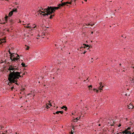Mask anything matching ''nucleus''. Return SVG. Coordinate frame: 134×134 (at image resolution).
Instances as JSON below:
<instances>
[{
    "mask_svg": "<svg viewBox=\"0 0 134 134\" xmlns=\"http://www.w3.org/2000/svg\"><path fill=\"white\" fill-rule=\"evenodd\" d=\"M29 47H27V48H26V49L27 50H28L29 49Z\"/></svg>",
    "mask_w": 134,
    "mask_h": 134,
    "instance_id": "nucleus-25",
    "label": "nucleus"
},
{
    "mask_svg": "<svg viewBox=\"0 0 134 134\" xmlns=\"http://www.w3.org/2000/svg\"><path fill=\"white\" fill-rule=\"evenodd\" d=\"M85 27L87 28V27Z\"/></svg>",
    "mask_w": 134,
    "mask_h": 134,
    "instance_id": "nucleus-48",
    "label": "nucleus"
},
{
    "mask_svg": "<svg viewBox=\"0 0 134 134\" xmlns=\"http://www.w3.org/2000/svg\"><path fill=\"white\" fill-rule=\"evenodd\" d=\"M121 126V124H119V125H118V127H120Z\"/></svg>",
    "mask_w": 134,
    "mask_h": 134,
    "instance_id": "nucleus-29",
    "label": "nucleus"
},
{
    "mask_svg": "<svg viewBox=\"0 0 134 134\" xmlns=\"http://www.w3.org/2000/svg\"><path fill=\"white\" fill-rule=\"evenodd\" d=\"M50 19V16L49 17Z\"/></svg>",
    "mask_w": 134,
    "mask_h": 134,
    "instance_id": "nucleus-46",
    "label": "nucleus"
},
{
    "mask_svg": "<svg viewBox=\"0 0 134 134\" xmlns=\"http://www.w3.org/2000/svg\"><path fill=\"white\" fill-rule=\"evenodd\" d=\"M85 1V2H86L87 1V0H86V1Z\"/></svg>",
    "mask_w": 134,
    "mask_h": 134,
    "instance_id": "nucleus-47",
    "label": "nucleus"
},
{
    "mask_svg": "<svg viewBox=\"0 0 134 134\" xmlns=\"http://www.w3.org/2000/svg\"><path fill=\"white\" fill-rule=\"evenodd\" d=\"M11 83V84H12L13 83H11L10 82H10H9V83H8V85H9V86H10V84H9V83Z\"/></svg>",
    "mask_w": 134,
    "mask_h": 134,
    "instance_id": "nucleus-28",
    "label": "nucleus"
},
{
    "mask_svg": "<svg viewBox=\"0 0 134 134\" xmlns=\"http://www.w3.org/2000/svg\"><path fill=\"white\" fill-rule=\"evenodd\" d=\"M8 70L10 72L8 80L11 83L16 82L17 79H19V77H21V76L20 75V74L21 73L20 72L15 71L16 70H18L17 68H15V66L10 65Z\"/></svg>",
    "mask_w": 134,
    "mask_h": 134,
    "instance_id": "nucleus-1",
    "label": "nucleus"
},
{
    "mask_svg": "<svg viewBox=\"0 0 134 134\" xmlns=\"http://www.w3.org/2000/svg\"><path fill=\"white\" fill-rule=\"evenodd\" d=\"M49 108V107L47 105H46V109H47Z\"/></svg>",
    "mask_w": 134,
    "mask_h": 134,
    "instance_id": "nucleus-23",
    "label": "nucleus"
},
{
    "mask_svg": "<svg viewBox=\"0 0 134 134\" xmlns=\"http://www.w3.org/2000/svg\"><path fill=\"white\" fill-rule=\"evenodd\" d=\"M53 114H55V113H53Z\"/></svg>",
    "mask_w": 134,
    "mask_h": 134,
    "instance_id": "nucleus-45",
    "label": "nucleus"
},
{
    "mask_svg": "<svg viewBox=\"0 0 134 134\" xmlns=\"http://www.w3.org/2000/svg\"><path fill=\"white\" fill-rule=\"evenodd\" d=\"M40 75H42V74H40Z\"/></svg>",
    "mask_w": 134,
    "mask_h": 134,
    "instance_id": "nucleus-42",
    "label": "nucleus"
},
{
    "mask_svg": "<svg viewBox=\"0 0 134 134\" xmlns=\"http://www.w3.org/2000/svg\"><path fill=\"white\" fill-rule=\"evenodd\" d=\"M87 49H89V48H87Z\"/></svg>",
    "mask_w": 134,
    "mask_h": 134,
    "instance_id": "nucleus-51",
    "label": "nucleus"
},
{
    "mask_svg": "<svg viewBox=\"0 0 134 134\" xmlns=\"http://www.w3.org/2000/svg\"><path fill=\"white\" fill-rule=\"evenodd\" d=\"M79 119H80V118H76V120H79Z\"/></svg>",
    "mask_w": 134,
    "mask_h": 134,
    "instance_id": "nucleus-26",
    "label": "nucleus"
},
{
    "mask_svg": "<svg viewBox=\"0 0 134 134\" xmlns=\"http://www.w3.org/2000/svg\"><path fill=\"white\" fill-rule=\"evenodd\" d=\"M36 26H35L33 28H36Z\"/></svg>",
    "mask_w": 134,
    "mask_h": 134,
    "instance_id": "nucleus-33",
    "label": "nucleus"
},
{
    "mask_svg": "<svg viewBox=\"0 0 134 134\" xmlns=\"http://www.w3.org/2000/svg\"><path fill=\"white\" fill-rule=\"evenodd\" d=\"M15 83L16 85H19V84L17 83V82H16Z\"/></svg>",
    "mask_w": 134,
    "mask_h": 134,
    "instance_id": "nucleus-30",
    "label": "nucleus"
},
{
    "mask_svg": "<svg viewBox=\"0 0 134 134\" xmlns=\"http://www.w3.org/2000/svg\"><path fill=\"white\" fill-rule=\"evenodd\" d=\"M12 12L13 13V12H17V9L16 8H14L13 9V10L12 11Z\"/></svg>",
    "mask_w": 134,
    "mask_h": 134,
    "instance_id": "nucleus-11",
    "label": "nucleus"
},
{
    "mask_svg": "<svg viewBox=\"0 0 134 134\" xmlns=\"http://www.w3.org/2000/svg\"><path fill=\"white\" fill-rule=\"evenodd\" d=\"M130 80L131 81V82L133 83L134 82V79L133 78H131L130 79Z\"/></svg>",
    "mask_w": 134,
    "mask_h": 134,
    "instance_id": "nucleus-15",
    "label": "nucleus"
},
{
    "mask_svg": "<svg viewBox=\"0 0 134 134\" xmlns=\"http://www.w3.org/2000/svg\"><path fill=\"white\" fill-rule=\"evenodd\" d=\"M8 16H6L5 17V20L6 21H7V18H8Z\"/></svg>",
    "mask_w": 134,
    "mask_h": 134,
    "instance_id": "nucleus-18",
    "label": "nucleus"
},
{
    "mask_svg": "<svg viewBox=\"0 0 134 134\" xmlns=\"http://www.w3.org/2000/svg\"><path fill=\"white\" fill-rule=\"evenodd\" d=\"M5 42V41H4V40L3 39L1 40V42H0V44H1L2 43H4Z\"/></svg>",
    "mask_w": 134,
    "mask_h": 134,
    "instance_id": "nucleus-12",
    "label": "nucleus"
},
{
    "mask_svg": "<svg viewBox=\"0 0 134 134\" xmlns=\"http://www.w3.org/2000/svg\"><path fill=\"white\" fill-rule=\"evenodd\" d=\"M131 134V132L130 131H127L125 133V134Z\"/></svg>",
    "mask_w": 134,
    "mask_h": 134,
    "instance_id": "nucleus-17",
    "label": "nucleus"
},
{
    "mask_svg": "<svg viewBox=\"0 0 134 134\" xmlns=\"http://www.w3.org/2000/svg\"><path fill=\"white\" fill-rule=\"evenodd\" d=\"M72 115H74V113H72Z\"/></svg>",
    "mask_w": 134,
    "mask_h": 134,
    "instance_id": "nucleus-40",
    "label": "nucleus"
},
{
    "mask_svg": "<svg viewBox=\"0 0 134 134\" xmlns=\"http://www.w3.org/2000/svg\"><path fill=\"white\" fill-rule=\"evenodd\" d=\"M86 52V51H85L83 53V54H85V53Z\"/></svg>",
    "mask_w": 134,
    "mask_h": 134,
    "instance_id": "nucleus-31",
    "label": "nucleus"
},
{
    "mask_svg": "<svg viewBox=\"0 0 134 134\" xmlns=\"http://www.w3.org/2000/svg\"><path fill=\"white\" fill-rule=\"evenodd\" d=\"M83 45L84 46V48H85L87 47H90V46L88 45H86L85 44H83Z\"/></svg>",
    "mask_w": 134,
    "mask_h": 134,
    "instance_id": "nucleus-13",
    "label": "nucleus"
},
{
    "mask_svg": "<svg viewBox=\"0 0 134 134\" xmlns=\"http://www.w3.org/2000/svg\"><path fill=\"white\" fill-rule=\"evenodd\" d=\"M71 134H73V133L72 131L71 132Z\"/></svg>",
    "mask_w": 134,
    "mask_h": 134,
    "instance_id": "nucleus-34",
    "label": "nucleus"
},
{
    "mask_svg": "<svg viewBox=\"0 0 134 134\" xmlns=\"http://www.w3.org/2000/svg\"><path fill=\"white\" fill-rule=\"evenodd\" d=\"M13 88H14V87H11V90H13Z\"/></svg>",
    "mask_w": 134,
    "mask_h": 134,
    "instance_id": "nucleus-27",
    "label": "nucleus"
},
{
    "mask_svg": "<svg viewBox=\"0 0 134 134\" xmlns=\"http://www.w3.org/2000/svg\"><path fill=\"white\" fill-rule=\"evenodd\" d=\"M9 52L10 54V59L12 61L15 62L19 59V56L17 54H15V55H13L14 54V53H11L10 52V50L9 51Z\"/></svg>",
    "mask_w": 134,
    "mask_h": 134,
    "instance_id": "nucleus-3",
    "label": "nucleus"
},
{
    "mask_svg": "<svg viewBox=\"0 0 134 134\" xmlns=\"http://www.w3.org/2000/svg\"><path fill=\"white\" fill-rule=\"evenodd\" d=\"M101 83H102L101 82H100L99 83V84L100 85V87L99 88V89L100 90H102V88L103 87V86H102V85L101 84Z\"/></svg>",
    "mask_w": 134,
    "mask_h": 134,
    "instance_id": "nucleus-8",
    "label": "nucleus"
},
{
    "mask_svg": "<svg viewBox=\"0 0 134 134\" xmlns=\"http://www.w3.org/2000/svg\"><path fill=\"white\" fill-rule=\"evenodd\" d=\"M25 27H26L27 28H31V27H30L29 26H25Z\"/></svg>",
    "mask_w": 134,
    "mask_h": 134,
    "instance_id": "nucleus-22",
    "label": "nucleus"
},
{
    "mask_svg": "<svg viewBox=\"0 0 134 134\" xmlns=\"http://www.w3.org/2000/svg\"><path fill=\"white\" fill-rule=\"evenodd\" d=\"M25 72V74H26V73H27L26 72Z\"/></svg>",
    "mask_w": 134,
    "mask_h": 134,
    "instance_id": "nucleus-41",
    "label": "nucleus"
},
{
    "mask_svg": "<svg viewBox=\"0 0 134 134\" xmlns=\"http://www.w3.org/2000/svg\"><path fill=\"white\" fill-rule=\"evenodd\" d=\"M48 8L45 9L44 11V12H42L40 11V12L42 13H44L43 14H42V15L44 16L46 15L48 16L50 14V7H48Z\"/></svg>",
    "mask_w": 134,
    "mask_h": 134,
    "instance_id": "nucleus-4",
    "label": "nucleus"
},
{
    "mask_svg": "<svg viewBox=\"0 0 134 134\" xmlns=\"http://www.w3.org/2000/svg\"><path fill=\"white\" fill-rule=\"evenodd\" d=\"M30 93H29V94H28V95H30Z\"/></svg>",
    "mask_w": 134,
    "mask_h": 134,
    "instance_id": "nucleus-44",
    "label": "nucleus"
},
{
    "mask_svg": "<svg viewBox=\"0 0 134 134\" xmlns=\"http://www.w3.org/2000/svg\"><path fill=\"white\" fill-rule=\"evenodd\" d=\"M63 112L62 111H58L55 112V114H58L59 116H61V115L63 114Z\"/></svg>",
    "mask_w": 134,
    "mask_h": 134,
    "instance_id": "nucleus-5",
    "label": "nucleus"
},
{
    "mask_svg": "<svg viewBox=\"0 0 134 134\" xmlns=\"http://www.w3.org/2000/svg\"><path fill=\"white\" fill-rule=\"evenodd\" d=\"M51 108H52V109H54V107H55V104L54 103H51Z\"/></svg>",
    "mask_w": 134,
    "mask_h": 134,
    "instance_id": "nucleus-6",
    "label": "nucleus"
},
{
    "mask_svg": "<svg viewBox=\"0 0 134 134\" xmlns=\"http://www.w3.org/2000/svg\"><path fill=\"white\" fill-rule=\"evenodd\" d=\"M76 1L75 0V1H74V2H75V1Z\"/></svg>",
    "mask_w": 134,
    "mask_h": 134,
    "instance_id": "nucleus-52",
    "label": "nucleus"
},
{
    "mask_svg": "<svg viewBox=\"0 0 134 134\" xmlns=\"http://www.w3.org/2000/svg\"><path fill=\"white\" fill-rule=\"evenodd\" d=\"M134 134V132L132 133V134Z\"/></svg>",
    "mask_w": 134,
    "mask_h": 134,
    "instance_id": "nucleus-38",
    "label": "nucleus"
},
{
    "mask_svg": "<svg viewBox=\"0 0 134 134\" xmlns=\"http://www.w3.org/2000/svg\"><path fill=\"white\" fill-rule=\"evenodd\" d=\"M127 131H128V130H127L126 129L125 131H124L122 132V133H123L124 134L126 132H127Z\"/></svg>",
    "mask_w": 134,
    "mask_h": 134,
    "instance_id": "nucleus-16",
    "label": "nucleus"
},
{
    "mask_svg": "<svg viewBox=\"0 0 134 134\" xmlns=\"http://www.w3.org/2000/svg\"><path fill=\"white\" fill-rule=\"evenodd\" d=\"M91 59H93V58H92Z\"/></svg>",
    "mask_w": 134,
    "mask_h": 134,
    "instance_id": "nucleus-53",
    "label": "nucleus"
},
{
    "mask_svg": "<svg viewBox=\"0 0 134 134\" xmlns=\"http://www.w3.org/2000/svg\"><path fill=\"white\" fill-rule=\"evenodd\" d=\"M29 24H27V26H29Z\"/></svg>",
    "mask_w": 134,
    "mask_h": 134,
    "instance_id": "nucleus-35",
    "label": "nucleus"
},
{
    "mask_svg": "<svg viewBox=\"0 0 134 134\" xmlns=\"http://www.w3.org/2000/svg\"><path fill=\"white\" fill-rule=\"evenodd\" d=\"M21 65H22V66L24 67L26 66H25V64L24 63H22L21 64Z\"/></svg>",
    "mask_w": 134,
    "mask_h": 134,
    "instance_id": "nucleus-14",
    "label": "nucleus"
},
{
    "mask_svg": "<svg viewBox=\"0 0 134 134\" xmlns=\"http://www.w3.org/2000/svg\"><path fill=\"white\" fill-rule=\"evenodd\" d=\"M93 32H91V34H93Z\"/></svg>",
    "mask_w": 134,
    "mask_h": 134,
    "instance_id": "nucleus-36",
    "label": "nucleus"
},
{
    "mask_svg": "<svg viewBox=\"0 0 134 134\" xmlns=\"http://www.w3.org/2000/svg\"><path fill=\"white\" fill-rule=\"evenodd\" d=\"M72 129H73L74 130V127H73Z\"/></svg>",
    "mask_w": 134,
    "mask_h": 134,
    "instance_id": "nucleus-37",
    "label": "nucleus"
},
{
    "mask_svg": "<svg viewBox=\"0 0 134 134\" xmlns=\"http://www.w3.org/2000/svg\"><path fill=\"white\" fill-rule=\"evenodd\" d=\"M130 129V127H128L127 129V130L128 131V130H129Z\"/></svg>",
    "mask_w": 134,
    "mask_h": 134,
    "instance_id": "nucleus-24",
    "label": "nucleus"
},
{
    "mask_svg": "<svg viewBox=\"0 0 134 134\" xmlns=\"http://www.w3.org/2000/svg\"><path fill=\"white\" fill-rule=\"evenodd\" d=\"M92 86L91 85H90L89 86H88V88L90 89L91 88H92Z\"/></svg>",
    "mask_w": 134,
    "mask_h": 134,
    "instance_id": "nucleus-19",
    "label": "nucleus"
},
{
    "mask_svg": "<svg viewBox=\"0 0 134 134\" xmlns=\"http://www.w3.org/2000/svg\"><path fill=\"white\" fill-rule=\"evenodd\" d=\"M62 109H64V108H65V111H66L67 110V107L64 106H63L62 108H61Z\"/></svg>",
    "mask_w": 134,
    "mask_h": 134,
    "instance_id": "nucleus-9",
    "label": "nucleus"
},
{
    "mask_svg": "<svg viewBox=\"0 0 134 134\" xmlns=\"http://www.w3.org/2000/svg\"><path fill=\"white\" fill-rule=\"evenodd\" d=\"M82 3H83V2H82Z\"/></svg>",
    "mask_w": 134,
    "mask_h": 134,
    "instance_id": "nucleus-49",
    "label": "nucleus"
},
{
    "mask_svg": "<svg viewBox=\"0 0 134 134\" xmlns=\"http://www.w3.org/2000/svg\"><path fill=\"white\" fill-rule=\"evenodd\" d=\"M13 12L12 11L10 12L9 14L8 15L9 16H11L13 14Z\"/></svg>",
    "mask_w": 134,
    "mask_h": 134,
    "instance_id": "nucleus-10",
    "label": "nucleus"
},
{
    "mask_svg": "<svg viewBox=\"0 0 134 134\" xmlns=\"http://www.w3.org/2000/svg\"><path fill=\"white\" fill-rule=\"evenodd\" d=\"M25 72H24V73L23 74H22V76H23V75H25Z\"/></svg>",
    "mask_w": 134,
    "mask_h": 134,
    "instance_id": "nucleus-32",
    "label": "nucleus"
},
{
    "mask_svg": "<svg viewBox=\"0 0 134 134\" xmlns=\"http://www.w3.org/2000/svg\"><path fill=\"white\" fill-rule=\"evenodd\" d=\"M100 124H99V126H100Z\"/></svg>",
    "mask_w": 134,
    "mask_h": 134,
    "instance_id": "nucleus-43",
    "label": "nucleus"
},
{
    "mask_svg": "<svg viewBox=\"0 0 134 134\" xmlns=\"http://www.w3.org/2000/svg\"><path fill=\"white\" fill-rule=\"evenodd\" d=\"M129 109H133L134 107V106H133L132 104H130L129 105H127Z\"/></svg>",
    "mask_w": 134,
    "mask_h": 134,
    "instance_id": "nucleus-7",
    "label": "nucleus"
},
{
    "mask_svg": "<svg viewBox=\"0 0 134 134\" xmlns=\"http://www.w3.org/2000/svg\"><path fill=\"white\" fill-rule=\"evenodd\" d=\"M82 47H81V48H82Z\"/></svg>",
    "mask_w": 134,
    "mask_h": 134,
    "instance_id": "nucleus-50",
    "label": "nucleus"
},
{
    "mask_svg": "<svg viewBox=\"0 0 134 134\" xmlns=\"http://www.w3.org/2000/svg\"><path fill=\"white\" fill-rule=\"evenodd\" d=\"M94 91H95V90H96V91L97 92V93H98V90H97L96 89H94Z\"/></svg>",
    "mask_w": 134,
    "mask_h": 134,
    "instance_id": "nucleus-20",
    "label": "nucleus"
},
{
    "mask_svg": "<svg viewBox=\"0 0 134 134\" xmlns=\"http://www.w3.org/2000/svg\"><path fill=\"white\" fill-rule=\"evenodd\" d=\"M121 64H120V65L121 66Z\"/></svg>",
    "mask_w": 134,
    "mask_h": 134,
    "instance_id": "nucleus-39",
    "label": "nucleus"
},
{
    "mask_svg": "<svg viewBox=\"0 0 134 134\" xmlns=\"http://www.w3.org/2000/svg\"><path fill=\"white\" fill-rule=\"evenodd\" d=\"M71 2H66L62 3L61 4L60 3L58 5V6L57 7H52L51 6V19L52 18V16H54V15H52V14L54 13L55 11L56 10L60 8L61 7L65 5H68V4H71Z\"/></svg>",
    "mask_w": 134,
    "mask_h": 134,
    "instance_id": "nucleus-2",
    "label": "nucleus"
},
{
    "mask_svg": "<svg viewBox=\"0 0 134 134\" xmlns=\"http://www.w3.org/2000/svg\"><path fill=\"white\" fill-rule=\"evenodd\" d=\"M94 25V24H91L90 25V24H88V25H87V26H88L89 25H91V26H93V25Z\"/></svg>",
    "mask_w": 134,
    "mask_h": 134,
    "instance_id": "nucleus-21",
    "label": "nucleus"
}]
</instances>
